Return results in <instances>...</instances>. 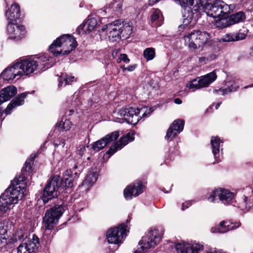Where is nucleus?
<instances>
[{"label":"nucleus","instance_id":"1","mask_svg":"<svg viewBox=\"0 0 253 253\" xmlns=\"http://www.w3.org/2000/svg\"><path fill=\"white\" fill-rule=\"evenodd\" d=\"M48 54L44 53L39 56L24 57L17 60L18 67L22 72V75H29L35 71L40 69L45 70L52 66L53 64Z\"/></svg>","mask_w":253,"mask_h":253},{"label":"nucleus","instance_id":"2","mask_svg":"<svg viewBox=\"0 0 253 253\" xmlns=\"http://www.w3.org/2000/svg\"><path fill=\"white\" fill-rule=\"evenodd\" d=\"M25 190L24 188L14 185V182L11 183L9 186L0 196V211L3 213L8 212L18 201L24 196Z\"/></svg>","mask_w":253,"mask_h":253},{"label":"nucleus","instance_id":"3","mask_svg":"<svg viewBox=\"0 0 253 253\" xmlns=\"http://www.w3.org/2000/svg\"><path fill=\"white\" fill-rule=\"evenodd\" d=\"M182 6L184 7L183 24L178 27L179 31L186 28L193 18L196 19L198 16L197 12L202 10L204 4L201 3V0H179Z\"/></svg>","mask_w":253,"mask_h":253},{"label":"nucleus","instance_id":"4","mask_svg":"<svg viewBox=\"0 0 253 253\" xmlns=\"http://www.w3.org/2000/svg\"><path fill=\"white\" fill-rule=\"evenodd\" d=\"M77 44V42L73 36L63 35L53 42L49 49L54 56H57L69 54L75 48Z\"/></svg>","mask_w":253,"mask_h":253},{"label":"nucleus","instance_id":"5","mask_svg":"<svg viewBox=\"0 0 253 253\" xmlns=\"http://www.w3.org/2000/svg\"><path fill=\"white\" fill-rule=\"evenodd\" d=\"M153 111V109L147 107H142L141 109L134 107L122 108L116 113L117 115L122 117L120 119V122H126L128 125L135 126L141 120V117L138 116L140 113L142 114V117H145L150 114Z\"/></svg>","mask_w":253,"mask_h":253},{"label":"nucleus","instance_id":"6","mask_svg":"<svg viewBox=\"0 0 253 253\" xmlns=\"http://www.w3.org/2000/svg\"><path fill=\"white\" fill-rule=\"evenodd\" d=\"M236 8L234 4H227L221 0H215L212 3H206L203 11L213 18L224 17Z\"/></svg>","mask_w":253,"mask_h":253},{"label":"nucleus","instance_id":"7","mask_svg":"<svg viewBox=\"0 0 253 253\" xmlns=\"http://www.w3.org/2000/svg\"><path fill=\"white\" fill-rule=\"evenodd\" d=\"M185 42L190 49L203 48L211 43V37L209 33L200 30L194 31L184 37Z\"/></svg>","mask_w":253,"mask_h":253},{"label":"nucleus","instance_id":"8","mask_svg":"<svg viewBox=\"0 0 253 253\" xmlns=\"http://www.w3.org/2000/svg\"><path fill=\"white\" fill-rule=\"evenodd\" d=\"M65 210L63 205H55L47 210L43 218L44 234H50L57 224L59 218Z\"/></svg>","mask_w":253,"mask_h":253},{"label":"nucleus","instance_id":"9","mask_svg":"<svg viewBox=\"0 0 253 253\" xmlns=\"http://www.w3.org/2000/svg\"><path fill=\"white\" fill-rule=\"evenodd\" d=\"M161 240V237L159 235L157 229H150L148 232L139 241V245L141 250H137L138 253H143L148 249L154 248Z\"/></svg>","mask_w":253,"mask_h":253},{"label":"nucleus","instance_id":"10","mask_svg":"<svg viewBox=\"0 0 253 253\" xmlns=\"http://www.w3.org/2000/svg\"><path fill=\"white\" fill-rule=\"evenodd\" d=\"M60 176L54 175L47 182L42 193V199L44 203L49 200L57 197L58 189L60 187Z\"/></svg>","mask_w":253,"mask_h":253},{"label":"nucleus","instance_id":"11","mask_svg":"<svg viewBox=\"0 0 253 253\" xmlns=\"http://www.w3.org/2000/svg\"><path fill=\"white\" fill-rule=\"evenodd\" d=\"M175 248L177 253H225L213 250L204 251L203 246L199 244H190L182 242L176 244Z\"/></svg>","mask_w":253,"mask_h":253},{"label":"nucleus","instance_id":"12","mask_svg":"<svg viewBox=\"0 0 253 253\" xmlns=\"http://www.w3.org/2000/svg\"><path fill=\"white\" fill-rule=\"evenodd\" d=\"M127 226L122 223L118 227L110 228L106 234V239L109 244H118L126 235Z\"/></svg>","mask_w":253,"mask_h":253},{"label":"nucleus","instance_id":"13","mask_svg":"<svg viewBox=\"0 0 253 253\" xmlns=\"http://www.w3.org/2000/svg\"><path fill=\"white\" fill-rule=\"evenodd\" d=\"M234 194L228 190L218 189L212 191L209 196L208 200L211 202H215L216 200L219 199L223 204H228L233 199Z\"/></svg>","mask_w":253,"mask_h":253},{"label":"nucleus","instance_id":"14","mask_svg":"<svg viewBox=\"0 0 253 253\" xmlns=\"http://www.w3.org/2000/svg\"><path fill=\"white\" fill-rule=\"evenodd\" d=\"M217 78L215 71H212L206 75L201 76L198 79L193 80L189 84L190 89H199L208 87Z\"/></svg>","mask_w":253,"mask_h":253},{"label":"nucleus","instance_id":"15","mask_svg":"<svg viewBox=\"0 0 253 253\" xmlns=\"http://www.w3.org/2000/svg\"><path fill=\"white\" fill-rule=\"evenodd\" d=\"M39 245V238L33 234L31 239L19 245L17 248V253H36Z\"/></svg>","mask_w":253,"mask_h":253},{"label":"nucleus","instance_id":"16","mask_svg":"<svg viewBox=\"0 0 253 253\" xmlns=\"http://www.w3.org/2000/svg\"><path fill=\"white\" fill-rule=\"evenodd\" d=\"M120 21L116 20L112 23L105 25L102 28V31H107L108 39L110 41L114 42L121 39L120 35Z\"/></svg>","mask_w":253,"mask_h":253},{"label":"nucleus","instance_id":"17","mask_svg":"<svg viewBox=\"0 0 253 253\" xmlns=\"http://www.w3.org/2000/svg\"><path fill=\"white\" fill-rule=\"evenodd\" d=\"M7 32L9 38L16 41L22 39L26 33L24 26L15 24L13 23H8Z\"/></svg>","mask_w":253,"mask_h":253},{"label":"nucleus","instance_id":"18","mask_svg":"<svg viewBox=\"0 0 253 253\" xmlns=\"http://www.w3.org/2000/svg\"><path fill=\"white\" fill-rule=\"evenodd\" d=\"M134 132L131 131L122 137L120 140L116 142L113 145L110 147L106 153L109 155H112L119 150H121L124 146H126L129 142L134 139Z\"/></svg>","mask_w":253,"mask_h":253},{"label":"nucleus","instance_id":"19","mask_svg":"<svg viewBox=\"0 0 253 253\" xmlns=\"http://www.w3.org/2000/svg\"><path fill=\"white\" fill-rule=\"evenodd\" d=\"M145 186L142 182L138 181L133 183L126 188L124 191V195L127 200H130L133 197H136L141 194L144 190Z\"/></svg>","mask_w":253,"mask_h":253},{"label":"nucleus","instance_id":"20","mask_svg":"<svg viewBox=\"0 0 253 253\" xmlns=\"http://www.w3.org/2000/svg\"><path fill=\"white\" fill-rule=\"evenodd\" d=\"M119 136V133L117 131L108 134L102 139L94 142L92 144V148L95 151H99L111 142L116 140Z\"/></svg>","mask_w":253,"mask_h":253},{"label":"nucleus","instance_id":"21","mask_svg":"<svg viewBox=\"0 0 253 253\" xmlns=\"http://www.w3.org/2000/svg\"><path fill=\"white\" fill-rule=\"evenodd\" d=\"M16 61L11 65L8 66L2 73L1 76L4 80H12L17 77V79L22 76V72Z\"/></svg>","mask_w":253,"mask_h":253},{"label":"nucleus","instance_id":"22","mask_svg":"<svg viewBox=\"0 0 253 253\" xmlns=\"http://www.w3.org/2000/svg\"><path fill=\"white\" fill-rule=\"evenodd\" d=\"M240 225V222L233 223L230 221H222L218 225L211 228V232L212 233H224L229 230L236 229Z\"/></svg>","mask_w":253,"mask_h":253},{"label":"nucleus","instance_id":"23","mask_svg":"<svg viewBox=\"0 0 253 253\" xmlns=\"http://www.w3.org/2000/svg\"><path fill=\"white\" fill-rule=\"evenodd\" d=\"M34 92L33 91L32 93ZM30 93H31L30 92H25L19 94L14 99L11 101L6 108L4 110V113L6 115L10 114L13 109L23 105L24 103V99Z\"/></svg>","mask_w":253,"mask_h":253},{"label":"nucleus","instance_id":"24","mask_svg":"<svg viewBox=\"0 0 253 253\" xmlns=\"http://www.w3.org/2000/svg\"><path fill=\"white\" fill-rule=\"evenodd\" d=\"M97 20L94 18H90L81 24L76 30V32L79 34H87L91 32L97 25Z\"/></svg>","mask_w":253,"mask_h":253},{"label":"nucleus","instance_id":"25","mask_svg":"<svg viewBox=\"0 0 253 253\" xmlns=\"http://www.w3.org/2000/svg\"><path fill=\"white\" fill-rule=\"evenodd\" d=\"M246 19V15L244 12L239 11L231 15L228 19H222L220 22L222 24H225L223 27H225L230 25L243 22Z\"/></svg>","mask_w":253,"mask_h":253},{"label":"nucleus","instance_id":"26","mask_svg":"<svg viewBox=\"0 0 253 253\" xmlns=\"http://www.w3.org/2000/svg\"><path fill=\"white\" fill-rule=\"evenodd\" d=\"M17 88L13 85H9L0 91V105L10 100L17 93Z\"/></svg>","mask_w":253,"mask_h":253},{"label":"nucleus","instance_id":"27","mask_svg":"<svg viewBox=\"0 0 253 253\" xmlns=\"http://www.w3.org/2000/svg\"><path fill=\"white\" fill-rule=\"evenodd\" d=\"M223 143L218 136H212L211 140L212 153L213 155L215 161L214 164L220 162V144Z\"/></svg>","mask_w":253,"mask_h":253},{"label":"nucleus","instance_id":"28","mask_svg":"<svg viewBox=\"0 0 253 253\" xmlns=\"http://www.w3.org/2000/svg\"><path fill=\"white\" fill-rule=\"evenodd\" d=\"M8 23L16 22L20 16V7L17 3L13 4L8 11L5 13Z\"/></svg>","mask_w":253,"mask_h":253},{"label":"nucleus","instance_id":"29","mask_svg":"<svg viewBox=\"0 0 253 253\" xmlns=\"http://www.w3.org/2000/svg\"><path fill=\"white\" fill-rule=\"evenodd\" d=\"M122 0H113V2L110 5L111 7L100 9V13L104 16H106L107 13L109 14L112 11L120 13L122 11Z\"/></svg>","mask_w":253,"mask_h":253},{"label":"nucleus","instance_id":"30","mask_svg":"<svg viewBox=\"0 0 253 253\" xmlns=\"http://www.w3.org/2000/svg\"><path fill=\"white\" fill-rule=\"evenodd\" d=\"M243 202L246 208L253 207V189L251 187H246L244 189Z\"/></svg>","mask_w":253,"mask_h":253},{"label":"nucleus","instance_id":"31","mask_svg":"<svg viewBox=\"0 0 253 253\" xmlns=\"http://www.w3.org/2000/svg\"><path fill=\"white\" fill-rule=\"evenodd\" d=\"M246 37V35L245 34L239 32L238 33L226 34L221 38V41L223 42H235L244 40Z\"/></svg>","mask_w":253,"mask_h":253},{"label":"nucleus","instance_id":"32","mask_svg":"<svg viewBox=\"0 0 253 253\" xmlns=\"http://www.w3.org/2000/svg\"><path fill=\"white\" fill-rule=\"evenodd\" d=\"M120 21V35L121 39H126L129 38L132 31V27L127 23H124Z\"/></svg>","mask_w":253,"mask_h":253},{"label":"nucleus","instance_id":"33","mask_svg":"<svg viewBox=\"0 0 253 253\" xmlns=\"http://www.w3.org/2000/svg\"><path fill=\"white\" fill-rule=\"evenodd\" d=\"M151 23L156 27L160 26L163 22V15L159 9L154 10L151 16Z\"/></svg>","mask_w":253,"mask_h":253},{"label":"nucleus","instance_id":"34","mask_svg":"<svg viewBox=\"0 0 253 253\" xmlns=\"http://www.w3.org/2000/svg\"><path fill=\"white\" fill-rule=\"evenodd\" d=\"M70 175H71V170H67L65 172L63 179L61 180H60V179L59 180L60 186H62L65 188H72L73 187V180Z\"/></svg>","mask_w":253,"mask_h":253},{"label":"nucleus","instance_id":"35","mask_svg":"<svg viewBox=\"0 0 253 253\" xmlns=\"http://www.w3.org/2000/svg\"><path fill=\"white\" fill-rule=\"evenodd\" d=\"M97 174L95 172L88 174L85 180L83 181L82 185L91 186L97 180Z\"/></svg>","mask_w":253,"mask_h":253},{"label":"nucleus","instance_id":"36","mask_svg":"<svg viewBox=\"0 0 253 253\" xmlns=\"http://www.w3.org/2000/svg\"><path fill=\"white\" fill-rule=\"evenodd\" d=\"M183 127H178V129H175L173 127H169L165 136L166 139L168 141L171 140L176 136L177 133L181 132L183 130Z\"/></svg>","mask_w":253,"mask_h":253},{"label":"nucleus","instance_id":"37","mask_svg":"<svg viewBox=\"0 0 253 253\" xmlns=\"http://www.w3.org/2000/svg\"><path fill=\"white\" fill-rule=\"evenodd\" d=\"M75 81V77L72 76L62 74L61 77L59 78L58 86H62L63 83L65 85L69 84Z\"/></svg>","mask_w":253,"mask_h":253},{"label":"nucleus","instance_id":"38","mask_svg":"<svg viewBox=\"0 0 253 253\" xmlns=\"http://www.w3.org/2000/svg\"><path fill=\"white\" fill-rule=\"evenodd\" d=\"M143 56L147 61L152 60L155 56V50L153 47L146 48L143 51Z\"/></svg>","mask_w":253,"mask_h":253},{"label":"nucleus","instance_id":"39","mask_svg":"<svg viewBox=\"0 0 253 253\" xmlns=\"http://www.w3.org/2000/svg\"><path fill=\"white\" fill-rule=\"evenodd\" d=\"M216 56L214 54H210L208 56L200 57L199 58V62L202 64H207L208 62L211 61L215 59Z\"/></svg>","mask_w":253,"mask_h":253},{"label":"nucleus","instance_id":"40","mask_svg":"<svg viewBox=\"0 0 253 253\" xmlns=\"http://www.w3.org/2000/svg\"><path fill=\"white\" fill-rule=\"evenodd\" d=\"M25 172H23V174L19 176V177L15 178L14 180L11 182V183H13L14 182V185L15 187L16 186H20L22 189L24 188V186L22 187V186L20 185L22 183H24L25 181V177L24 176ZM25 189V188H24ZM25 190V189H24Z\"/></svg>","mask_w":253,"mask_h":253},{"label":"nucleus","instance_id":"41","mask_svg":"<svg viewBox=\"0 0 253 253\" xmlns=\"http://www.w3.org/2000/svg\"><path fill=\"white\" fill-rule=\"evenodd\" d=\"M235 89H236V87L234 88H219L218 89H214L213 90V93L216 95H224L229 92H232V91L234 90Z\"/></svg>","mask_w":253,"mask_h":253},{"label":"nucleus","instance_id":"42","mask_svg":"<svg viewBox=\"0 0 253 253\" xmlns=\"http://www.w3.org/2000/svg\"><path fill=\"white\" fill-rule=\"evenodd\" d=\"M33 161V160L32 159L29 162L26 161L25 162V166L23 168V169H22V172H28L30 173L32 171Z\"/></svg>","mask_w":253,"mask_h":253},{"label":"nucleus","instance_id":"43","mask_svg":"<svg viewBox=\"0 0 253 253\" xmlns=\"http://www.w3.org/2000/svg\"><path fill=\"white\" fill-rule=\"evenodd\" d=\"M184 121L181 119L174 120L170 126H184Z\"/></svg>","mask_w":253,"mask_h":253},{"label":"nucleus","instance_id":"44","mask_svg":"<svg viewBox=\"0 0 253 253\" xmlns=\"http://www.w3.org/2000/svg\"><path fill=\"white\" fill-rule=\"evenodd\" d=\"M227 86L228 87L227 88H234L235 87H236V89H235V90H233L232 91H235L237 90V89L239 87L238 85L236 84L234 81L229 82L228 83Z\"/></svg>","mask_w":253,"mask_h":253},{"label":"nucleus","instance_id":"45","mask_svg":"<svg viewBox=\"0 0 253 253\" xmlns=\"http://www.w3.org/2000/svg\"><path fill=\"white\" fill-rule=\"evenodd\" d=\"M86 150V146L84 145L80 146L79 149H78V154L81 156H82L84 154V151Z\"/></svg>","mask_w":253,"mask_h":253},{"label":"nucleus","instance_id":"46","mask_svg":"<svg viewBox=\"0 0 253 253\" xmlns=\"http://www.w3.org/2000/svg\"><path fill=\"white\" fill-rule=\"evenodd\" d=\"M121 57L122 61H123L126 63H128L129 62V59L128 58L127 56L125 54H121Z\"/></svg>","mask_w":253,"mask_h":253},{"label":"nucleus","instance_id":"47","mask_svg":"<svg viewBox=\"0 0 253 253\" xmlns=\"http://www.w3.org/2000/svg\"><path fill=\"white\" fill-rule=\"evenodd\" d=\"M191 205V203L190 201H187L185 203H183L182 205V210H184L185 209L188 208Z\"/></svg>","mask_w":253,"mask_h":253},{"label":"nucleus","instance_id":"48","mask_svg":"<svg viewBox=\"0 0 253 253\" xmlns=\"http://www.w3.org/2000/svg\"><path fill=\"white\" fill-rule=\"evenodd\" d=\"M135 68H136V65H130V66H128L127 67H126V69H127V70L128 71H132L135 69Z\"/></svg>","mask_w":253,"mask_h":253},{"label":"nucleus","instance_id":"49","mask_svg":"<svg viewBox=\"0 0 253 253\" xmlns=\"http://www.w3.org/2000/svg\"><path fill=\"white\" fill-rule=\"evenodd\" d=\"M66 125V121L65 122H63L62 121L60 122L59 123H57L56 126H65V125Z\"/></svg>","mask_w":253,"mask_h":253},{"label":"nucleus","instance_id":"50","mask_svg":"<svg viewBox=\"0 0 253 253\" xmlns=\"http://www.w3.org/2000/svg\"><path fill=\"white\" fill-rule=\"evenodd\" d=\"M50 234H51V233L50 234H46L45 235L43 233V234L44 236V239H46V238H45V237L46 236L47 240H50L52 237V236H51Z\"/></svg>","mask_w":253,"mask_h":253},{"label":"nucleus","instance_id":"51","mask_svg":"<svg viewBox=\"0 0 253 253\" xmlns=\"http://www.w3.org/2000/svg\"><path fill=\"white\" fill-rule=\"evenodd\" d=\"M174 102L176 104H180L182 103V101L179 98H175L174 100Z\"/></svg>","mask_w":253,"mask_h":253},{"label":"nucleus","instance_id":"52","mask_svg":"<svg viewBox=\"0 0 253 253\" xmlns=\"http://www.w3.org/2000/svg\"><path fill=\"white\" fill-rule=\"evenodd\" d=\"M3 115V112L2 111V109L0 108V119L2 121L4 117H2Z\"/></svg>","mask_w":253,"mask_h":253},{"label":"nucleus","instance_id":"53","mask_svg":"<svg viewBox=\"0 0 253 253\" xmlns=\"http://www.w3.org/2000/svg\"><path fill=\"white\" fill-rule=\"evenodd\" d=\"M24 236L23 233L21 232V234L20 235H18L19 239H22Z\"/></svg>","mask_w":253,"mask_h":253},{"label":"nucleus","instance_id":"54","mask_svg":"<svg viewBox=\"0 0 253 253\" xmlns=\"http://www.w3.org/2000/svg\"><path fill=\"white\" fill-rule=\"evenodd\" d=\"M220 104H221V103H217L216 104L215 106V109H217L218 108V107H219V106H220Z\"/></svg>","mask_w":253,"mask_h":253},{"label":"nucleus","instance_id":"55","mask_svg":"<svg viewBox=\"0 0 253 253\" xmlns=\"http://www.w3.org/2000/svg\"><path fill=\"white\" fill-rule=\"evenodd\" d=\"M121 68L122 69L123 71H125L126 70H127L126 67H125L124 66H122Z\"/></svg>","mask_w":253,"mask_h":253},{"label":"nucleus","instance_id":"56","mask_svg":"<svg viewBox=\"0 0 253 253\" xmlns=\"http://www.w3.org/2000/svg\"><path fill=\"white\" fill-rule=\"evenodd\" d=\"M117 61L119 63H121V62L122 61V59H121V56L117 59Z\"/></svg>","mask_w":253,"mask_h":253},{"label":"nucleus","instance_id":"57","mask_svg":"<svg viewBox=\"0 0 253 253\" xmlns=\"http://www.w3.org/2000/svg\"><path fill=\"white\" fill-rule=\"evenodd\" d=\"M74 112V111L73 110H71L69 111V115H72L73 113Z\"/></svg>","mask_w":253,"mask_h":253},{"label":"nucleus","instance_id":"58","mask_svg":"<svg viewBox=\"0 0 253 253\" xmlns=\"http://www.w3.org/2000/svg\"><path fill=\"white\" fill-rule=\"evenodd\" d=\"M248 87H253V84L249 86H245V87H244V88H248Z\"/></svg>","mask_w":253,"mask_h":253},{"label":"nucleus","instance_id":"59","mask_svg":"<svg viewBox=\"0 0 253 253\" xmlns=\"http://www.w3.org/2000/svg\"><path fill=\"white\" fill-rule=\"evenodd\" d=\"M78 168V166L77 165H75L73 167V169H77Z\"/></svg>","mask_w":253,"mask_h":253},{"label":"nucleus","instance_id":"60","mask_svg":"<svg viewBox=\"0 0 253 253\" xmlns=\"http://www.w3.org/2000/svg\"><path fill=\"white\" fill-rule=\"evenodd\" d=\"M61 145H62V147H64V145H65V142H64V141H63V142H62Z\"/></svg>","mask_w":253,"mask_h":253},{"label":"nucleus","instance_id":"61","mask_svg":"<svg viewBox=\"0 0 253 253\" xmlns=\"http://www.w3.org/2000/svg\"><path fill=\"white\" fill-rule=\"evenodd\" d=\"M74 173L75 174H77V172L75 171Z\"/></svg>","mask_w":253,"mask_h":253},{"label":"nucleus","instance_id":"62","mask_svg":"<svg viewBox=\"0 0 253 253\" xmlns=\"http://www.w3.org/2000/svg\"><path fill=\"white\" fill-rule=\"evenodd\" d=\"M126 222H128V219H127V220H126Z\"/></svg>","mask_w":253,"mask_h":253}]
</instances>
